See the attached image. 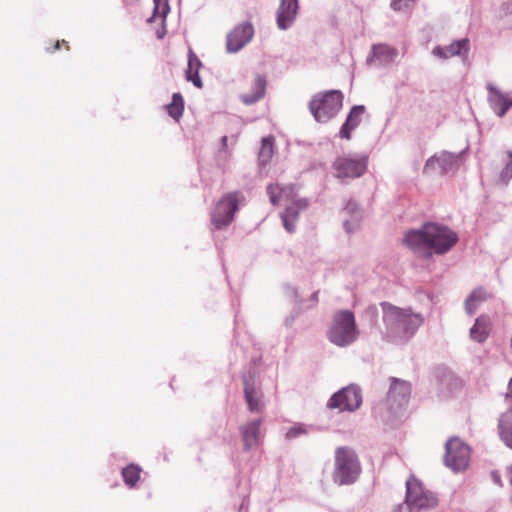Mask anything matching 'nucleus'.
Masks as SVG:
<instances>
[{
	"instance_id": "obj_4",
	"label": "nucleus",
	"mask_w": 512,
	"mask_h": 512,
	"mask_svg": "<svg viewBox=\"0 0 512 512\" xmlns=\"http://www.w3.org/2000/svg\"><path fill=\"white\" fill-rule=\"evenodd\" d=\"M383 320L388 329L404 334H412L423 322L420 314L412 313L408 309H400L389 303H381Z\"/></svg>"
},
{
	"instance_id": "obj_35",
	"label": "nucleus",
	"mask_w": 512,
	"mask_h": 512,
	"mask_svg": "<svg viewBox=\"0 0 512 512\" xmlns=\"http://www.w3.org/2000/svg\"><path fill=\"white\" fill-rule=\"evenodd\" d=\"M304 432H305V430L303 428H301V427H293V428H291L287 432L286 437L288 439H292V438L297 437L298 435H300V434H302Z\"/></svg>"
},
{
	"instance_id": "obj_33",
	"label": "nucleus",
	"mask_w": 512,
	"mask_h": 512,
	"mask_svg": "<svg viewBox=\"0 0 512 512\" xmlns=\"http://www.w3.org/2000/svg\"><path fill=\"white\" fill-rule=\"evenodd\" d=\"M512 106V99H510L508 96H506L505 99L497 106L499 108L498 115L500 117H503L506 112L509 110V108Z\"/></svg>"
},
{
	"instance_id": "obj_28",
	"label": "nucleus",
	"mask_w": 512,
	"mask_h": 512,
	"mask_svg": "<svg viewBox=\"0 0 512 512\" xmlns=\"http://www.w3.org/2000/svg\"><path fill=\"white\" fill-rule=\"evenodd\" d=\"M273 155V140L271 138H264L262 140L261 149L259 152V159L261 162H267Z\"/></svg>"
},
{
	"instance_id": "obj_19",
	"label": "nucleus",
	"mask_w": 512,
	"mask_h": 512,
	"mask_svg": "<svg viewBox=\"0 0 512 512\" xmlns=\"http://www.w3.org/2000/svg\"><path fill=\"white\" fill-rule=\"evenodd\" d=\"M266 79L261 75H256L250 91L241 95V100L245 104H253L259 101L265 95Z\"/></svg>"
},
{
	"instance_id": "obj_22",
	"label": "nucleus",
	"mask_w": 512,
	"mask_h": 512,
	"mask_svg": "<svg viewBox=\"0 0 512 512\" xmlns=\"http://www.w3.org/2000/svg\"><path fill=\"white\" fill-rule=\"evenodd\" d=\"M201 62L198 57L192 52L188 55V67L186 70V79L191 81L197 88H202V81L198 75Z\"/></svg>"
},
{
	"instance_id": "obj_27",
	"label": "nucleus",
	"mask_w": 512,
	"mask_h": 512,
	"mask_svg": "<svg viewBox=\"0 0 512 512\" xmlns=\"http://www.w3.org/2000/svg\"><path fill=\"white\" fill-rule=\"evenodd\" d=\"M169 11L170 7L168 0H154V12L149 21L159 18L162 22H164Z\"/></svg>"
},
{
	"instance_id": "obj_7",
	"label": "nucleus",
	"mask_w": 512,
	"mask_h": 512,
	"mask_svg": "<svg viewBox=\"0 0 512 512\" xmlns=\"http://www.w3.org/2000/svg\"><path fill=\"white\" fill-rule=\"evenodd\" d=\"M242 201H244V196L239 191L224 194L211 213V222L214 227L222 229L230 225Z\"/></svg>"
},
{
	"instance_id": "obj_20",
	"label": "nucleus",
	"mask_w": 512,
	"mask_h": 512,
	"mask_svg": "<svg viewBox=\"0 0 512 512\" xmlns=\"http://www.w3.org/2000/svg\"><path fill=\"white\" fill-rule=\"evenodd\" d=\"M491 326L492 324L489 317L485 315L479 316L470 329L471 339L478 343L484 342L490 334Z\"/></svg>"
},
{
	"instance_id": "obj_36",
	"label": "nucleus",
	"mask_w": 512,
	"mask_h": 512,
	"mask_svg": "<svg viewBox=\"0 0 512 512\" xmlns=\"http://www.w3.org/2000/svg\"><path fill=\"white\" fill-rule=\"evenodd\" d=\"M394 512H422V511L403 503V504L397 506L395 508Z\"/></svg>"
},
{
	"instance_id": "obj_14",
	"label": "nucleus",
	"mask_w": 512,
	"mask_h": 512,
	"mask_svg": "<svg viewBox=\"0 0 512 512\" xmlns=\"http://www.w3.org/2000/svg\"><path fill=\"white\" fill-rule=\"evenodd\" d=\"M244 396L250 412L260 413L263 411L262 393L256 387L253 376L244 377Z\"/></svg>"
},
{
	"instance_id": "obj_25",
	"label": "nucleus",
	"mask_w": 512,
	"mask_h": 512,
	"mask_svg": "<svg viewBox=\"0 0 512 512\" xmlns=\"http://www.w3.org/2000/svg\"><path fill=\"white\" fill-rule=\"evenodd\" d=\"M141 468L135 464H130L122 470V477L126 485L134 487L140 479Z\"/></svg>"
},
{
	"instance_id": "obj_15",
	"label": "nucleus",
	"mask_w": 512,
	"mask_h": 512,
	"mask_svg": "<svg viewBox=\"0 0 512 512\" xmlns=\"http://www.w3.org/2000/svg\"><path fill=\"white\" fill-rule=\"evenodd\" d=\"M299 9L298 0H281L277 10V25L286 30L296 19Z\"/></svg>"
},
{
	"instance_id": "obj_12",
	"label": "nucleus",
	"mask_w": 512,
	"mask_h": 512,
	"mask_svg": "<svg viewBox=\"0 0 512 512\" xmlns=\"http://www.w3.org/2000/svg\"><path fill=\"white\" fill-rule=\"evenodd\" d=\"M362 396L360 389L355 385L347 386L335 393L328 402L329 408L340 411H354L360 407Z\"/></svg>"
},
{
	"instance_id": "obj_30",
	"label": "nucleus",
	"mask_w": 512,
	"mask_h": 512,
	"mask_svg": "<svg viewBox=\"0 0 512 512\" xmlns=\"http://www.w3.org/2000/svg\"><path fill=\"white\" fill-rule=\"evenodd\" d=\"M487 88L489 90V101L494 107H497L506 98V95L502 94L491 84Z\"/></svg>"
},
{
	"instance_id": "obj_24",
	"label": "nucleus",
	"mask_w": 512,
	"mask_h": 512,
	"mask_svg": "<svg viewBox=\"0 0 512 512\" xmlns=\"http://www.w3.org/2000/svg\"><path fill=\"white\" fill-rule=\"evenodd\" d=\"M166 110L176 121L180 119L184 110V100L180 93L173 94L171 103L166 105Z\"/></svg>"
},
{
	"instance_id": "obj_31",
	"label": "nucleus",
	"mask_w": 512,
	"mask_h": 512,
	"mask_svg": "<svg viewBox=\"0 0 512 512\" xmlns=\"http://www.w3.org/2000/svg\"><path fill=\"white\" fill-rule=\"evenodd\" d=\"M507 157V164L500 174V179L505 183L512 178V153L509 152Z\"/></svg>"
},
{
	"instance_id": "obj_2",
	"label": "nucleus",
	"mask_w": 512,
	"mask_h": 512,
	"mask_svg": "<svg viewBox=\"0 0 512 512\" xmlns=\"http://www.w3.org/2000/svg\"><path fill=\"white\" fill-rule=\"evenodd\" d=\"M267 194L273 205H286L281 219L285 229L290 233L294 232L299 211L308 207V201L297 197L293 185L270 184L267 186Z\"/></svg>"
},
{
	"instance_id": "obj_18",
	"label": "nucleus",
	"mask_w": 512,
	"mask_h": 512,
	"mask_svg": "<svg viewBox=\"0 0 512 512\" xmlns=\"http://www.w3.org/2000/svg\"><path fill=\"white\" fill-rule=\"evenodd\" d=\"M469 49V40L462 39L459 41H455L448 46L441 47L437 46L433 49L432 53L434 56L448 59L453 56L460 55L462 52H467Z\"/></svg>"
},
{
	"instance_id": "obj_16",
	"label": "nucleus",
	"mask_w": 512,
	"mask_h": 512,
	"mask_svg": "<svg viewBox=\"0 0 512 512\" xmlns=\"http://www.w3.org/2000/svg\"><path fill=\"white\" fill-rule=\"evenodd\" d=\"M260 420L251 421L240 428L245 451L257 448L260 444Z\"/></svg>"
},
{
	"instance_id": "obj_8",
	"label": "nucleus",
	"mask_w": 512,
	"mask_h": 512,
	"mask_svg": "<svg viewBox=\"0 0 512 512\" xmlns=\"http://www.w3.org/2000/svg\"><path fill=\"white\" fill-rule=\"evenodd\" d=\"M368 156L363 154H344L335 159L332 167L338 179H355L367 170Z\"/></svg>"
},
{
	"instance_id": "obj_21",
	"label": "nucleus",
	"mask_w": 512,
	"mask_h": 512,
	"mask_svg": "<svg viewBox=\"0 0 512 512\" xmlns=\"http://www.w3.org/2000/svg\"><path fill=\"white\" fill-rule=\"evenodd\" d=\"M498 431L500 439L512 449V408L505 411L499 419Z\"/></svg>"
},
{
	"instance_id": "obj_6",
	"label": "nucleus",
	"mask_w": 512,
	"mask_h": 512,
	"mask_svg": "<svg viewBox=\"0 0 512 512\" xmlns=\"http://www.w3.org/2000/svg\"><path fill=\"white\" fill-rule=\"evenodd\" d=\"M328 339L337 346H347L358 337L354 314L348 310L337 312L327 333Z\"/></svg>"
},
{
	"instance_id": "obj_1",
	"label": "nucleus",
	"mask_w": 512,
	"mask_h": 512,
	"mask_svg": "<svg viewBox=\"0 0 512 512\" xmlns=\"http://www.w3.org/2000/svg\"><path fill=\"white\" fill-rule=\"evenodd\" d=\"M458 241L457 234L446 226L427 223L419 230L406 233L404 243L416 253L425 257L435 254H445Z\"/></svg>"
},
{
	"instance_id": "obj_34",
	"label": "nucleus",
	"mask_w": 512,
	"mask_h": 512,
	"mask_svg": "<svg viewBox=\"0 0 512 512\" xmlns=\"http://www.w3.org/2000/svg\"><path fill=\"white\" fill-rule=\"evenodd\" d=\"M62 45H64V46H65L66 50H69V45H68V43H67L65 40H61V41L57 40V41L54 43V45H53V46H51V47H47V48H46V51H47L48 53H54L56 50L60 49V47H61Z\"/></svg>"
},
{
	"instance_id": "obj_13",
	"label": "nucleus",
	"mask_w": 512,
	"mask_h": 512,
	"mask_svg": "<svg viewBox=\"0 0 512 512\" xmlns=\"http://www.w3.org/2000/svg\"><path fill=\"white\" fill-rule=\"evenodd\" d=\"M253 34L254 28L251 23L236 26L227 36V50L239 51L252 39Z\"/></svg>"
},
{
	"instance_id": "obj_26",
	"label": "nucleus",
	"mask_w": 512,
	"mask_h": 512,
	"mask_svg": "<svg viewBox=\"0 0 512 512\" xmlns=\"http://www.w3.org/2000/svg\"><path fill=\"white\" fill-rule=\"evenodd\" d=\"M373 54L379 59L391 61L396 57L397 50L386 44H378L373 46Z\"/></svg>"
},
{
	"instance_id": "obj_23",
	"label": "nucleus",
	"mask_w": 512,
	"mask_h": 512,
	"mask_svg": "<svg viewBox=\"0 0 512 512\" xmlns=\"http://www.w3.org/2000/svg\"><path fill=\"white\" fill-rule=\"evenodd\" d=\"M491 295L483 288L475 289L467 298L465 308L468 314L472 315L477 310L480 303L486 301Z\"/></svg>"
},
{
	"instance_id": "obj_39",
	"label": "nucleus",
	"mask_w": 512,
	"mask_h": 512,
	"mask_svg": "<svg viewBox=\"0 0 512 512\" xmlns=\"http://www.w3.org/2000/svg\"><path fill=\"white\" fill-rule=\"evenodd\" d=\"M222 141H223V143H224V145H225V144H226V142H227V136H223V137H222Z\"/></svg>"
},
{
	"instance_id": "obj_32",
	"label": "nucleus",
	"mask_w": 512,
	"mask_h": 512,
	"mask_svg": "<svg viewBox=\"0 0 512 512\" xmlns=\"http://www.w3.org/2000/svg\"><path fill=\"white\" fill-rule=\"evenodd\" d=\"M413 1L414 0H392L391 7L395 11H402L408 9Z\"/></svg>"
},
{
	"instance_id": "obj_10",
	"label": "nucleus",
	"mask_w": 512,
	"mask_h": 512,
	"mask_svg": "<svg viewBox=\"0 0 512 512\" xmlns=\"http://www.w3.org/2000/svg\"><path fill=\"white\" fill-rule=\"evenodd\" d=\"M444 462L453 471L465 470L470 462V448L458 437H453L445 445Z\"/></svg>"
},
{
	"instance_id": "obj_37",
	"label": "nucleus",
	"mask_w": 512,
	"mask_h": 512,
	"mask_svg": "<svg viewBox=\"0 0 512 512\" xmlns=\"http://www.w3.org/2000/svg\"><path fill=\"white\" fill-rule=\"evenodd\" d=\"M506 397L510 400H512V378L508 384V391L506 393Z\"/></svg>"
},
{
	"instance_id": "obj_3",
	"label": "nucleus",
	"mask_w": 512,
	"mask_h": 512,
	"mask_svg": "<svg viewBox=\"0 0 512 512\" xmlns=\"http://www.w3.org/2000/svg\"><path fill=\"white\" fill-rule=\"evenodd\" d=\"M361 473L357 454L349 447H338L335 451L333 480L339 485L352 484Z\"/></svg>"
},
{
	"instance_id": "obj_38",
	"label": "nucleus",
	"mask_w": 512,
	"mask_h": 512,
	"mask_svg": "<svg viewBox=\"0 0 512 512\" xmlns=\"http://www.w3.org/2000/svg\"><path fill=\"white\" fill-rule=\"evenodd\" d=\"M509 479H510V482L512 483V466L509 469Z\"/></svg>"
},
{
	"instance_id": "obj_11",
	"label": "nucleus",
	"mask_w": 512,
	"mask_h": 512,
	"mask_svg": "<svg viewBox=\"0 0 512 512\" xmlns=\"http://www.w3.org/2000/svg\"><path fill=\"white\" fill-rule=\"evenodd\" d=\"M410 394V383L397 378H392L385 402L387 409L391 413L396 414L408 405Z\"/></svg>"
},
{
	"instance_id": "obj_5",
	"label": "nucleus",
	"mask_w": 512,
	"mask_h": 512,
	"mask_svg": "<svg viewBox=\"0 0 512 512\" xmlns=\"http://www.w3.org/2000/svg\"><path fill=\"white\" fill-rule=\"evenodd\" d=\"M342 104V92L329 90L315 94L309 102V110L317 122L325 123L337 115Z\"/></svg>"
},
{
	"instance_id": "obj_9",
	"label": "nucleus",
	"mask_w": 512,
	"mask_h": 512,
	"mask_svg": "<svg viewBox=\"0 0 512 512\" xmlns=\"http://www.w3.org/2000/svg\"><path fill=\"white\" fill-rule=\"evenodd\" d=\"M404 504L423 511L437 506V497L425 488L423 483L411 475L406 481V498Z\"/></svg>"
},
{
	"instance_id": "obj_29",
	"label": "nucleus",
	"mask_w": 512,
	"mask_h": 512,
	"mask_svg": "<svg viewBox=\"0 0 512 512\" xmlns=\"http://www.w3.org/2000/svg\"><path fill=\"white\" fill-rule=\"evenodd\" d=\"M446 161V157L443 155V156H440V157H431L430 159L427 160L425 166H424V173L428 174L430 172H432L433 170H435L436 168L438 167H442V164Z\"/></svg>"
},
{
	"instance_id": "obj_17",
	"label": "nucleus",
	"mask_w": 512,
	"mask_h": 512,
	"mask_svg": "<svg viewBox=\"0 0 512 512\" xmlns=\"http://www.w3.org/2000/svg\"><path fill=\"white\" fill-rule=\"evenodd\" d=\"M365 112V107L362 105L354 106L347 116L345 123L340 129V137L349 140L351 132L358 127L361 122V117Z\"/></svg>"
}]
</instances>
